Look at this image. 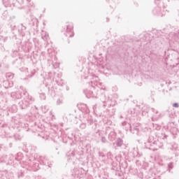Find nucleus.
Instances as JSON below:
<instances>
[{"instance_id": "8", "label": "nucleus", "mask_w": 179, "mask_h": 179, "mask_svg": "<svg viewBox=\"0 0 179 179\" xmlns=\"http://www.w3.org/2000/svg\"><path fill=\"white\" fill-rule=\"evenodd\" d=\"M62 76V73H57V78L58 79L55 80L57 85H58V86H62L64 85H65V82H64L63 80H61V78Z\"/></svg>"}, {"instance_id": "29", "label": "nucleus", "mask_w": 179, "mask_h": 179, "mask_svg": "<svg viewBox=\"0 0 179 179\" xmlns=\"http://www.w3.org/2000/svg\"><path fill=\"white\" fill-rule=\"evenodd\" d=\"M162 139H167L169 138V136H167L166 134H162Z\"/></svg>"}, {"instance_id": "46", "label": "nucleus", "mask_w": 179, "mask_h": 179, "mask_svg": "<svg viewBox=\"0 0 179 179\" xmlns=\"http://www.w3.org/2000/svg\"><path fill=\"white\" fill-rule=\"evenodd\" d=\"M0 33H1V29H0Z\"/></svg>"}, {"instance_id": "19", "label": "nucleus", "mask_w": 179, "mask_h": 179, "mask_svg": "<svg viewBox=\"0 0 179 179\" xmlns=\"http://www.w3.org/2000/svg\"><path fill=\"white\" fill-rule=\"evenodd\" d=\"M173 167H174V163L170 162L169 164H168V171H171V170H173Z\"/></svg>"}, {"instance_id": "15", "label": "nucleus", "mask_w": 179, "mask_h": 179, "mask_svg": "<svg viewBox=\"0 0 179 179\" xmlns=\"http://www.w3.org/2000/svg\"><path fill=\"white\" fill-rule=\"evenodd\" d=\"M128 125H129V127H130V129H129L130 132H132L133 134H138V132H139V128H138V127H134L133 128V130H132V127H131V124H129V123H128Z\"/></svg>"}, {"instance_id": "17", "label": "nucleus", "mask_w": 179, "mask_h": 179, "mask_svg": "<svg viewBox=\"0 0 179 179\" xmlns=\"http://www.w3.org/2000/svg\"><path fill=\"white\" fill-rule=\"evenodd\" d=\"M13 76H14V74L12 73H7L6 74V79H8V80H11V79H13Z\"/></svg>"}, {"instance_id": "39", "label": "nucleus", "mask_w": 179, "mask_h": 179, "mask_svg": "<svg viewBox=\"0 0 179 179\" xmlns=\"http://www.w3.org/2000/svg\"><path fill=\"white\" fill-rule=\"evenodd\" d=\"M27 2H30L31 0H27Z\"/></svg>"}, {"instance_id": "38", "label": "nucleus", "mask_w": 179, "mask_h": 179, "mask_svg": "<svg viewBox=\"0 0 179 179\" xmlns=\"http://www.w3.org/2000/svg\"><path fill=\"white\" fill-rule=\"evenodd\" d=\"M110 20V19L108 18H106V21L108 22Z\"/></svg>"}, {"instance_id": "10", "label": "nucleus", "mask_w": 179, "mask_h": 179, "mask_svg": "<svg viewBox=\"0 0 179 179\" xmlns=\"http://www.w3.org/2000/svg\"><path fill=\"white\" fill-rule=\"evenodd\" d=\"M10 96L12 97V99H13L14 100L19 99L22 97V93L17 92H12L10 94Z\"/></svg>"}, {"instance_id": "20", "label": "nucleus", "mask_w": 179, "mask_h": 179, "mask_svg": "<svg viewBox=\"0 0 179 179\" xmlns=\"http://www.w3.org/2000/svg\"><path fill=\"white\" fill-rule=\"evenodd\" d=\"M88 124H90V125H92L93 124V119L92 118V117H89L87 120Z\"/></svg>"}, {"instance_id": "32", "label": "nucleus", "mask_w": 179, "mask_h": 179, "mask_svg": "<svg viewBox=\"0 0 179 179\" xmlns=\"http://www.w3.org/2000/svg\"><path fill=\"white\" fill-rule=\"evenodd\" d=\"M155 2L157 3V5H159V3H160L162 1H159V0H155Z\"/></svg>"}, {"instance_id": "11", "label": "nucleus", "mask_w": 179, "mask_h": 179, "mask_svg": "<svg viewBox=\"0 0 179 179\" xmlns=\"http://www.w3.org/2000/svg\"><path fill=\"white\" fill-rule=\"evenodd\" d=\"M3 5L6 8H12V6H15V3L10 4V2H9V0H2Z\"/></svg>"}, {"instance_id": "41", "label": "nucleus", "mask_w": 179, "mask_h": 179, "mask_svg": "<svg viewBox=\"0 0 179 179\" xmlns=\"http://www.w3.org/2000/svg\"><path fill=\"white\" fill-rule=\"evenodd\" d=\"M50 115H52V111H50Z\"/></svg>"}, {"instance_id": "25", "label": "nucleus", "mask_w": 179, "mask_h": 179, "mask_svg": "<svg viewBox=\"0 0 179 179\" xmlns=\"http://www.w3.org/2000/svg\"><path fill=\"white\" fill-rule=\"evenodd\" d=\"M80 129H85V128H86V123H81L80 124Z\"/></svg>"}, {"instance_id": "23", "label": "nucleus", "mask_w": 179, "mask_h": 179, "mask_svg": "<svg viewBox=\"0 0 179 179\" xmlns=\"http://www.w3.org/2000/svg\"><path fill=\"white\" fill-rule=\"evenodd\" d=\"M36 74V70L33 69L31 71V75H29V78H31V76H34V75Z\"/></svg>"}, {"instance_id": "3", "label": "nucleus", "mask_w": 179, "mask_h": 179, "mask_svg": "<svg viewBox=\"0 0 179 179\" xmlns=\"http://www.w3.org/2000/svg\"><path fill=\"white\" fill-rule=\"evenodd\" d=\"M15 157L12 155H2L0 154V163H6L8 164H13Z\"/></svg>"}, {"instance_id": "42", "label": "nucleus", "mask_w": 179, "mask_h": 179, "mask_svg": "<svg viewBox=\"0 0 179 179\" xmlns=\"http://www.w3.org/2000/svg\"><path fill=\"white\" fill-rule=\"evenodd\" d=\"M120 118H122V115H120Z\"/></svg>"}, {"instance_id": "31", "label": "nucleus", "mask_w": 179, "mask_h": 179, "mask_svg": "<svg viewBox=\"0 0 179 179\" xmlns=\"http://www.w3.org/2000/svg\"><path fill=\"white\" fill-rule=\"evenodd\" d=\"M33 167H34L35 169H37V167H38V163H35L33 165Z\"/></svg>"}, {"instance_id": "1", "label": "nucleus", "mask_w": 179, "mask_h": 179, "mask_svg": "<svg viewBox=\"0 0 179 179\" xmlns=\"http://www.w3.org/2000/svg\"><path fill=\"white\" fill-rule=\"evenodd\" d=\"M152 13L156 16H161V17L164 16L166 14V6H164L163 2H159V4L153 8Z\"/></svg>"}, {"instance_id": "14", "label": "nucleus", "mask_w": 179, "mask_h": 179, "mask_svg": "<svg viewBox=\"0 0 179 179\" xmlns=\"http://www.w3.org/2000/svg\"><path fill=\"white\" fill-rule=\"evenodd\" d=\"M41 38L44 41H48L50 40V36L48 35V33L43 31L41 34Z\"/></svg>"}, {"instance_id": "26", "label": "nucleus", "mask_w": 179, "mask_h": 179, "mask_svg": "<svg viewBox=\"0 0 179 179\" xmlns=\"http://www.w3.org/2000/svg\"><path fill=\"white\" fill-rule=\"evenodd\" d=\"M40 97L42 100H45V94L44 93L40 94Z\"/></svg>"}, {"instance_id": "35", "label": "nucleus", "mask_w": 179, "mask_h": 179, "mask_svg": "<svg viewBox=\"0 0 179 179\" xmlns=\"http://www.w3.org/2000/svg\"><path fill=\"white\" fill-rule=\"evenodd\" d=\"M3 41L5 42L6 41H7L8 40V37H5V38H3Z\"/></svg>"}, {"instance_id": "16", "label": "nucleus", "mask_w": 179, "mask_h": 179, "mask_svg": "<svg viewBox=\"0 0 179 179\" xmlns=\"http://www.w3.org/2000/svg\"><path fill=\"white\" fill-rule=\"evenodd\" d=\"M75 151H69L66 153L67 157H69V159H72V157H75Z\"/></svg>"}, {"instance_id": "21", "label": "nucleus", "mask_w": 179, "mask_h": 179, "mask_svg": "<svg viewBox=\"0 0 179 179\" xmlns=\"http://www.w3.org/2000/svg\"><path fill=\"white\" fill-rule=\"evenodd\" d=\"M14 138L15 141H20V139H22V136H20L19 134L14 135Z\"/></svg>"}, {"instance_id": "18", "label": "nucleus", "mask_w": 179, "mask_h": 179, "mask_svg": "<svg viewBox=\"0 0 179 179\" xmlns=\"http://www.w3.org/2000/svg\"><path fill=\"white\" fill-rule=\"evenodd\" d=\"M171 132L172 135H177V134H178V129H177L176 127H172L171 129Z\"/></svg>"}, {"instance_id": "40", "label": "nucleus", "mask_w": 179, "mask_h": 179, "mask_svg": "<svg viewBox=\"0 0 179 179\" xmlns=\"http://www.w3.org/2000/svg\"><path fill=\"white\" fill-rule=\"evenodd\" d=\"M10 148H12V144L11 143L10 144Z\"/></svg>"}, {"instance_id": "9", "label": "nucleus", "mask_w": 179, "mask_h": 179, "mask_svg": "<svg viewBox=\"0 0 179 179\" xmlns=\"http://www.w3.org/2000/svg\"><path fill=\"white\" fill-rule=\"evenodd\" d=\"M152 113H155V114L152 116V118L154 120H159V118H160L162 117V113H159V111L156 110L155 108H152L151 109Z\"/></svg>"}, {"instance_id": "5", "label": "nucleus", "mask_w": 179, "mask_h": 179, "mask_svg": "<svg viewBox=\"0 0 179 179\" xmlns=\"http://www.w3.org/2000/svg\"><path fill=\"white\" fill-rule=\"evenodd\" d=\"M75 175L77 176V178H83L86 176V171L83 168H79L78 169H76Z\"/></svg>"}, {"instance_id": "33", "label": "nucleus", "mask_w": 179, "mask_h": 179, "mask_svg": "<svg viewBox=\"0 0 179 179\" xmlns=\"http://www.w3.org/2000/svg\"><path fill=\"white\" fill-rule=\"evenodd\" d=\"M23 2H24V0L18 1V3H20L21 5L22 3H23Z\"/></svg>"}, {"instance_id": "7", "label": "nucleus", "mask_w": 179, "mask_h": 179, "mask_svg": "<svg viewBox=\"0 0 179 179\" xmlns=\"http://www.w3.org/2000/svg\"><path fill=\"white\" fill-rule=\"evenodd\" d=\"M26 27L23 25V24H20L18 27V33L22 36V37H24V36L26 34Z\"/></svg>"}, {"instance_id": "43", "label": "nucleus", "mask_w": 179, "mask_h": 179, "mask_svg": "<svg viewBox=\"0 0 179 179\" xmlns=\"http://www.w3.org/2000/svg\"><path fill=\"white\" fill-rule=\"evenodd\" d=\"M95 78H97V76H95Z\"/></svg>"}, {"instance_id": "45", "label": "nucleus", "mask_w": 179, "mask_h": 179, "mask_svg": "<svg viewBox=\"0 0 179 179\" xmlns=\"http://www.w3.org/2000/svg\"><path fill=\"white\" fill-rule=\"evenodd\" d=\"M15 160H16L17 158L15 157Z\"/></svg>"}, {"instance_id": "2", "label": "nucleus", "mask_w": 179, "mask_h": 179, "mask_svg": "<svg viewBox=\"0 0 179 179\" xmlns=\"http://www.w3.org/2000/svg\"><path fill=\"white\" fill-rule=\"evenodd\" d=\"M24 94L25 97L22 101L19 102V106L22 110H26V108H27L31 104V103H33L31 96H30L29 94L26 92V93H24Z\"/></svg>"}, {"instance_id": "24", "label": "nucleus", "mask_w": 179, "mask_h": 179, "mask_svg": "<svg viewBox=\"0 0 179 179\" xmlns=\"http://www.w3.org/2000/svg\"><path fill=\"white\" fill-rule=\"evenodd\" d=\"M52 64L53 68H55V69L58 68V66H59V64H58L57 62L54 63V62H52Z\"/></svg>"}, {"instance_id": "36", "label": "nucleus", "mask_w": 179, "mask_h": 179, "mask_svg": "<svg viewBox=\"0 0 179 179\" xmlns=\"http://www.w3.org/2000/svg\"><path fill=\"white\" fill-rule=\"evenodd\" d=\"M1 51H5V48L3 47L1 48Z\"/></svg>"}, {"instance_id": "22", "label": "nucleus", "mask_w": 179, "mask_h": 179, "mask_svg": "<svg viewBox=\"0 0 179 179\" xmlns=\"http://www.w3.org/2000/svg\"><path fill=\"white\" fill-rule=\"evenodd\" d=\"M62 103H64V100L60 99H57V106H61V104H62Z\"/></svg>"}, {"instance_id": "4", "label": "nucleus", "mask_w": 179, "mask_h": 179, "mask_svg": "<svg viewBox=\"0 0 179 179\" xmlns=\"http://www.w3.org/2000/svg\"><path fill=\"white\" fill-rule=\"evenodd\" d=\"M66 37H73V24L70 23L66 25V32L65 34Z\"/></svg>"}, {"instance_id": "28", "label": "nucleus", "mask_w": 179, "mask_h": 179, "mask_svg": "<svg viewBox=\"0 0 179 179\" xmlns=\"http://www.w3.org/2000/svg\"><path fill=\"white\" fill-rule=\"evenodd\" d=\"M101 142L102 143H106V142H107V139L106 138V137L101 138Z\"/></svg>"}, {"instance_id": "30", "label": "nucleus", "mask_w": 179, "mask_h": 179, "mask_svg": "<svg viewBox=\"0 0 179 179\" xmlns=\"http://www.w3.org/2000/svg\"><path fill=\"white\" fill-rule=\"evenodd\" d=\"M10 28H11V30H15V29H16V25L15 24H11Z\"/></svg>"}, {"instance_id": "6", "label": "nucleus", "mask_w": 179, "mask_h": 179, "mask_svg": "<svg viewBox=\"0 0 179 179\" xmlns=\"http://www.w3.org/2000/svg\"><path fill=\"white\" fill-rule=\"evenodd\" d=\"M38 162L41 164H43V166H48V167H51L50 164L48 163V159L45 156H39Z\"/></svg>"}, {"instance_id": "34", "label": "nucleus", "mask_w": 179, "mask_h": 179, "mask_svg": "<svg viewBox=\"0 0 179 179\" xmlns=\"http://www.w3.org/2000/svg\"><path fill=\"white\" fill-rule=\"evenodd\" d=\"M122 125H123V126L127 125V122H122Z\"/></svg>"}, {"instance_id": "44", "label": "nucleus", "mask_w": 179, "mask_h": 179, "mask_svg": "<svg viewBox=\"0 0 179 179\" xmlns=\"http://www.w3.org/2000/svg\"><path fill=\"white\" fill-rule=\"evenodd\" d=\"M6 83H8V81H6Z\"/></svg>"}, {"instance_id": "37", "label": "nucleus", "mask_w": 179, "mask_h": 179, "mask_svg": "<svg viewBox=\"0 0 179 179\" xmlns=\"http://www.w3.org/2000/svg\"><path fill=\"white\" fill-rule=\"evenodd\" d=\"M99 156H104V155H101V152H99Z\"/></svg>"}, {"instance_id": "12", "label": "nucleus", "mask_w": 179, "mask_h": 179, "mask_svg": "<svg viewBox=\"0 0 179 179\" xmlns=\"http://www.w3.org/2000/svg\"><path fill=\"white\" fill-rule=\"evenodd\" d=\"M83 93H84V94H85V96H86V97H87V99H89V98L92 97V96H93V91H92V90H84Z\"/></svg>"}, {"instance_id": "13", "label": "nucleus", "mask_w": 179, "mask_h": 179, "mask_svg": "<svg viewBox=\"0 0 179 179\" xmlns=\"http://www.w3.org/2000/svg\"><path fill=\"white\" fill-rule=\"evenodd\" d=\"M115 143H116V145L117 146V148H121V146H122V145H124V140H122V138H117L116 139Z\"/></svg>"}, {"instance_id": "27", "label": "nucleus", "mask_w": 179, "mask_h": 179, "mask_svg": "<svg viewBox=\"0 0 179 179\" xmlns=\"http://www.w3.org/2000/svg\"><path fill=\"white\" fill-rule=\"evenodd\" d=\"M172 107H173V108H178V107H179L178 103H173Z\"/></svg>"}]
</instances>
